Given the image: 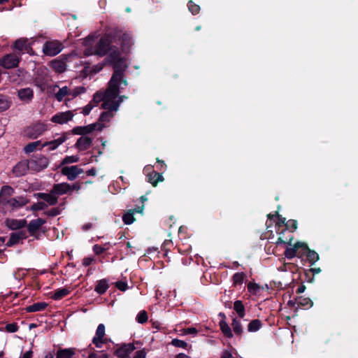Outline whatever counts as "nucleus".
I'll list each match as a JSON object with an SVG mask.
<instances>
[{"label": "nucleus", "instance_id": "2f4dec72", "mask_svg": "<svg viewBox=\"0 0 358 358\" xmlns=\"http://www.w3.org/2000/svg\"><path fill=\"white\" fill-rule=\"evenodd\" d=\"M276 218L278 220L275 223L276 233L279 235H282V229L286 226L287 221L285 217L279 214L278 211H276Z\"/></svg>", "mask_w": 358, "mask_h": 358}, {"label": "nucleus", "instance_id": "e2e57ef3", "mask_svg": "<svg viewBox=\"0 0 358 358\" xmlns=\"http://www.w3.org/2000/svg\"><path fill=\"white\" fill-rule=\"evenodd\" d=\"M105 65V63H99L98 64L94 65L91 67V76L92 74H96L99 72H100L103 66Z\"/></svg>", "mask_w": 358, "mask_h": 358}, {"label": "nucleus", "instance_id": "6e6552de", "mask_svg": "<svg viewBox=\"0 0 358 358\" xmlns=\"http://www.w3.org/2000/svg\"><path fill=\"white\" fill-rule=\"evenodd\" d=\"M112 33L113 34L115 43L117 41H121V45L123 50L128 49L131 46L133 42L130 34L122 33V31L118 29L112 31Z\"/></svg>", "mask_w": 358, "mask_h": 358}, {"label": "nucleus", "instance_id": "de8ad7c7", "mask_svg": "<svg viewBox=\"0 0 358 358\" xmlns=\"http://www.w3.org/2000/svg\"><path fill=\"white\" fill-rule=\"evenodd\" d=\"M41 144V141H36L34 142L29 143L24 146V151L25 152V153H31L35 151Z\"/></svg>", "mask_w": 358, "mask_h": 358}, {"label": "nucleus", "instance_id": "20e7f679", "mask_svg": "<svg viewBox=\"0 0 358 358\" xmlns=\"http://www.w3.org/2000/svg\"><path fill=\"white\" fill-rule=\"evenodd\" d=\"M113 43H115V40L111 31L100 38L96 45L94 54L101 57L106 55L113 47Z\"/></svg>", "mask_w": 358, "mask_h": 358}, {"label": "nucleus", "instance_id": "9b49d317", "mask_svg": "<svg viewBox=\"0 0 358 358\" xmlns=\"http://www.w3.org/2000/svg\"><path fill=\"white\" fill-rule=\"evenodd\" d=\"M71 57V55H62L58 58L53 59L50 62L51 68L58 73H64L66 70V62L69 58Z\"/></svg>", "mask_w": 358, "mask_h": 358}, {"label": "nucleus", "instance_id": "79ce46f5", "mask_svg": "<svg viewBox=\"0 0 358 358\" xmlns=\"http://www.w3.org/2000/svg\"><path fill=\"white\" fill-rule=\"evenodd\" d=\"M246 275L243 272H238L233 275L232 282L234 286L241 285L243 283V281Z\"/></svg>", "mask_w": 358, "mask_h": 358}, {"label": "nucleus", "instance_id": "4468645a", "mask_svg": "<svg viewBox=\"0 0 358 358\" xmlns=\"http://www.w3.org/2000/svg\"><path fill=\"white\" fill-rule=\"evenodd\" d=\"M83 170L78 166H64L61 170L62 175L66 176L69 180H74Z\"/></svg>", "mask_w": 358, "mask_h": 358}, {"label": "nucleus", "instance_id": "37998d69", "mask_svg": "<svg viewBox=\"0 0 358 358\" xmlns=\"http://www.w3.org/2000/svg\"><path fill=\"white\" fill-rule=\"evenodd\" d=\"M298 227V222L296 220L290 219L287 222L286 226L282 229V234L287 230L294 232Z\"/></svg>", "mask_w": 358, "mask_h": 358}, {"label": "nucleus", "instance_id": "7ed1b4c3", "mask_svg": "<svg viewBox=\"0 0 358 358\" xmlns=\"http://www.w3.org/2000/svg\"><path fill=\"white\" fill-rule=\"evenodd\" d=\"M110 65L113 66V73L109 82L115 86H120V84H122L124 87H127L128 83L124 78V72L128 68V65L126 59L122 57Z\"/></svg>", "mask_w": 358, "mask_h": 358}, {"label": "nucleus", "instance_id": "774afa93", "mask_svg": "<svg viewBox=\"0 0 358 358\" xmlns=\"http://www.w3.org/2000/svg\"><path fill=\"white\" fill-rule=\"evenodd\" d=\"M146 357V352L145 349L140 350L136 352L134 358H145Z\"/></svg>", "mask_w": 358, "mask_h": 358}, {"label": "nucleus", "instance_id": "052dcab7", "mask_svg": "<svg viewBox=\"0 0 358 358\" xmlns=\"http://www.w3.org/2000/svg\"><path fill=\"white\" fill-rule=\"evenodd\" d=\"M6 330L8 331V332H10V333H15L16 331H18L19 329V326L17 325V323L15 322H13V323H9V324H7L6 325V327H5Z\"/></svg>", "mask_w": 358, "mask_h": 358}, {"label": "nucleus", "instance_id": "5fc2aeb1", "mask_svg": "<svg viewBox=\"0 0 358 358\" xmlns=\"http://www.w3.org/2000/svg\"><path fill=\"white\" fill-rule=\"evenodd\" d=\"M259 289V285L255 282H250L248 284V291L252 294H257Z\"/></svg>", "mask_w": 358, "mask_h": 358}, {"label": "nucleus", "instance_id": "a18cd8bd", "mask_svg": "<svg viewBox=\"0 0 358 358\" xmlns=\"http://www.w3.org/2000/svg\"><path fill=\"white\" fill-rule=\"evenodd\" d=\"M135 220L134 213L131 210L127 211L122 216V221L125 224H131Z\"/></svg>", "mask_w": 358, "mask_h": 358}, {"label": "nucleus", "instance_id": "7c9ffc66", "mask_svg": "<svg viewBox=\"0 0 358 358\" xmlns=\"http://www.w3.org/2000/svg\"><path fill=\"white\" fill-rule=\"evenodd\" d=\"M48 304L46 302H37L32 305L28 306L25 308L27 313H34L42 311L48 307Z\"/></svg>", "mask_w": 358, "mask_h": 358}, {"label": "nucleus", "instance_id": "09e8293b", "mask_svg": "<svg viewBox=\"0 0 358 358\" xmlns=\"http://www.w3.org/2000/svg\"><path fill=\"white\" fill-rule=\"evenodd\" d=\"M20 238L16 232L11 233L10 235L9 240L6 243L7 247H12L19 243Z\"/></svg>", "mask_w": 358, "mask_h": 358}, {"label": "nucleus", "instance_id": "4d7b16f0", "mask_svg": "<svg viewBox=\"0 0 358 358\" xmlns=\"http://www.w3.org/2000/svg\"><path fill=\"white\" fill-rule=\"evenodd\" d=\"M171 343L172 345H173L175 347L185 348V349L188 345V344L185 341L180 340V339H178V338L173 339L171 341Z\"/></svg>", "mask_w": 358, "mask_h": 358}, {"label": "nucleus", "instance_id": "6e6d98bb", "mask_svg": "<svg viewBox=\"0 0 358 358\" xmlns=\"http://www.w3.org/2000/svg\"><path fill=\"white\" fill-rule=\"evenodd\" d=\"M296 268V266L293 263H284L281 266L278 268L280 271L285 272L290 271L293 272V270Z\"/></svg>", "mask_w": 358, "mask_h": 358}, {"label": "nucleus", "instance_id": "b1692460", "mask_svg": "<svg viewBox=\"0 0 358 358\" xmlns=\"http://www.w3.org/2000/svg\"><path fill=\"white\" fill-rule=\"evenodd\" d=\"M14 48L20 52H29L31 50L30 44L28 43V39L26 38H21L15 41L13 45Z\"/></svg>", "mask_w": 358, "mask_h": 358}, {"label": "nucleus", "instance_id": "412c9836", "mask_svg": "<svg viewBox=\"0 0 358 358\" xmlns=\"http://www.w3.org/2000/svg\"><path fill=\"white\" fill-rule=\"evenodd\" d=\"M106 55L107 56L105 59V61L106 63L109 64H111L123 57L121 56V52L119 48L115 45H113V47L111 48V50H110Z\"/></svg>", "mask_w": 358, "mask_h": 358}, {"label": "nucleus", "instance_id": "dca6fc26", "mask_svg": "<svg viewBox=\"0 0 358 358\" xmlns=\"http://www.w3.org/2000/svg\"><path fill=\"white\" fill-rule=\"evenodd\" d=\"M29 160L19 162L13 169V173L16 177L24 176L30 169Z\"/></svg>", "mask_w": 358, "mask_h": 358}, {"label": "nucleus", "instance_id": "2eb2a0df", "mask_svg": "<svg viewBox=\"0 0 358 358\" xmlns=\"http://www.w3.org/2000/svg\"><path fill=\"white\" fill-rule=\"evenodd\" d=\"M73 117V112L71 110H67L66 112H60L56 113L55 115L52 117L51 121L54 123L62 124L71 120Z\"/></svg>", "mask_w": 358, "mask_h": 358}, {"label": "nucleus", "instance_id": "473e14b6", "mask_svg": "<svg viewBox=\"0 0 358 358\" xmlns=\"http://www.w3.org/2000/svg\"><path fill=\"white\" fill-rule=\"evenodd\" d=\"M76 147L79 150H85L90 147V137L89 136H80L76 143Z\"/></svg>", "mask_w": 358, "mask_h": 358}, {"label": "nucleus", "instance_id": "f03ea898", "mask_svg": "<svg viewBox=\"0 0 358 358\" xmlns=\"http://www.w3.org/2000/svg\"><path fill=\"white\" fill-rule=\"evenodd\" d=\"M120 88H122L120 86H115L108 82L107 89L104 92L99 91L96 92L93 95V99L91 102L93 101L96 104L99 102H102L101 108L106 110H109L110 100L118 96V94L120 93Z\"/></svg>", "mask_w": 358, "mask_h": 358}, {"label": "nucleus", "instance_id": "5701e85b", "mask_svg": "<svg viewBox=\"0 0 358 358\" xmlns=\"http://www.w3.org/2000/svg\"><path fill=\"white\" fill-rule=\"evenodd\" d=\"M71 189V186L69 184L66 182H62L54 185L52 189H51V192L55 195H62Z\"/></svg>", "mask_w": 358, "mask_h": 358}, {"label": "nucleus", "instance_id": "aec40b11", "mask_svg": "<svg viewBox=\"0 0 358 358\" xmlns=\"http://www.w3.org/2000/svg\"><path fill=\"white\" fill-rule=\"evenodd\" d=\"M4 201L5 204L9 205L13 208H22L29 202V201L25 197L22 196L15 198H11L8 200H6V199H4Z\"/></svg>", "mask_w": 358, "mask_h": 358}, {"label": "nucleus", "instance_id": "f3484780", "mask_svg": "<svg viewBox=\"0 0 358 358\" xmlns=\"http://www.w3.org/2000/svg\"><path fill=\"white\" fill-rule=\"evenodd\" d=\"M45 131L44 125L41 124H36L32 127H28L25 130V134L30 138H37Z\"/></svg>", "mask_w": 358, "mask_h": 358}, {"label": "nucleus", "instance_id": "cd10ccee", "mask_svg": "<svg viewBox=\"0 0 358 358\" xmlns=\"http://www.w3.org/2000/svg\"><path fill=\"white\" fill-rule=\"evenodd\" d=\"M15 192L14 189L9 185H4L0 191V203L5 204V201L8 200L9 196H12Z\"/></svg>", "mask_w": 358, "mask_h": 358}, {"label": "nucleus", "instance_id": "680f3d73", "mask_svg": "<svg viewBox=\"0 0 358 358\" xmlns=\"http://www.w3.org/2000/svg\"><path fill=\"white\" fill-rule=\"evenodd\" d=\"M108 248H105L102 245L96 244L93 246L92 250L96 255H99L106 251Z\"/></svg>", "mask_w": 358, "mask_h": 358}, {"label": "nucleus", "instance_id": "f257e3e1", "mask_svg": "<svg viewBox=\"0 0 358 358\" xmlns=\"http://www.w3.org/2000/svg\"><path fill=\"white\" fill-rule=\"evenodd\" d=\"M127 98L126 96L120 95L119 93L116 98L111 99L110 102V110L103 111L100 114L98 121L91 124V133L94 131H101L103 128L108 127L111 118L114 116L113 112L118 110L120 103Z\"/></svg>", "mask_w": 358, "mask_h": 358}, {"label": "nucleus", "instance_id": "8fccbe9b", "mask_svg": "<svg viewBox=\"0 0 358 358\" xmlns=\"http://www.w3.org/2000/svg\"><path fill=\"white\" fill-rule=\"evenodd\" d=\"M69 94V88L65 86L59 90L55 94V98L58 101H62L65 96Z\"/></svg>", "mask_w": 358, "mask_h": 358}, {"label": "nucleus", "instance_id": "ea45409f", "mask_svg": "<svg viewBox=\"0 0 358 358\" xmlns=\"http://www.w3.org/2000/svg\"><path fill=\"white\" fill-rule=\"evenodd\" d=\"M220 327L224 336L229 338L233 337L231 329L225 320H222L220 322Z\"/></svg>", "mask_w": 358, "mask_h": 358}, {"label": "nucleus", "instance_id": "393cba45", "mask_svg": "<svg viewBox=\"0 0 358 358\" xmlns=\"http://www.w3.org/2000/svg\"><path fill=\"white\" fill-rule=\"evenodd\" d=\"M37 198L45 201L50 206H55L58 202V199L55 194L50 192L49 194L40 192L37 194Z\"/></svg>", "mask_w": 358, "mask_h": 358}, {"label": "nucleus", "instance_id": "864d4df0", "mask_svg": "<svg viewBox=\"0 0 358 358\" xmlns=\"http://www.w3.org/2000/svg\"><path fill=\"white\" fill-rule=\"evenodd\" d=\"M148 313L145 310H141L140 311L137 316H136V321L139 323V324H144L147 321H148Z\"/></svg>", "mask_w": 358, "mask_h": 358}, {"label": "nucleus", "instance_id": "1a4fd4ad", "mask_svg": "<svg viewBox=\"0 0 358 358\" xmlns=\"http://www.w3.org/2000/svg\"><path fill=\"white\" fill-rule=\"evenodd\" d=\"M45 222L46 220L42 218H37L30 221L26 226L29 235L33 236L35 239H40L41 234L38 233V230Z\"/></svg>", "mask_w": 358, "mask_h": 358}, {"label": "nucleus", "instance_id": "72a5a7b5", "mask_svg": "<svg viewBox=\"0 0 358 358\" xmlns=\"http://www.w3.org/2000/svg\"><path fill=\"white\" fill-rule=\"evenodd\" d=\"M108 287L109 286L108 281L106 279H102L97 281L94 291L99 294H103L106 292Z\"/></svg>", "mask_w": 358, "mask_h": 358}, {"label": "nucleus", "instance_id": "c03bdc74", "mask_svg": "<svg viewBox=\"0 0 358 358\" xmlns=\"http://www.w3.org/2000/svg\"><path fill=\"white\" fill-rule=\"evenodd\" d=\"M262 326V322L258 320H252L248 325V330L250 332H255L258 331Z\"/></svg>", "mask_w": 358, "mask_h": 358}, {"label": "nucleus", "instance_id": "4be33fe9", "mask_svg": "<svg viewBox=\"0 0 358 358\" xmlns=\"http://www.w3.org/2000/svg\"><path fill=\"white\" fill-rule=\"evenodd\" d=\"M303 246H305V243L298 241L295 243L292 248H287L284 252L285 257L288 259H292L294 257H296L297 251L300 248H303Z\"/></svg>", "mask_w": 358, "mask_h": 358}, {"label": "nucleus", "instance_id": "58836bf2", "mask_svg": "<svg viewBox=\"0 0 358 358\" xmlns=\"http://www.w3.org/2000/svg\"><path fill=\"white\" fill-rule=\"evenodd\" d=\"M306 280L308 282H313L314 281V275L321 272L320 268H311L308 270H305Z\"/></svg>", "mask_w": 358, "mask_h": 358}, {"label": "nucleus", "instance_id": "3c124183", "mask_svg": "<svg viewBox=\"0 0 358 358\" xmlns=\"http://www.w3.org/2000/svg\"><path fill=\"white\" fill-rule=\"evenodd\" d=\"M187 7L189 12L194 15H197L200 12V6L195 3L192 0H189L188 1Z\"/></svg>", "mask_w": 358, "mask_h": 358}, {"label": "nucleus", "instance_id": "a878e982", "mask_svg": "<svg viewBox=\"0 0 358 358\" xmlns=\"http://www.w3.org/2000/svg\"><path fill=\"white\" fill-rule=\"evenodd\" d=\"M71 291L72 289L70 287H64L57 289L55 290L51 298L55 301L61 300L64 297L68 296L71 292Z\"/></svg>", "mask_w": 358, "mask_h": 358}, {"label": "nucleus", "instance_id": "a211bd4d", "mask_svg": "<svg viewBox=\"0 0 358 358\" xmlns=\"http://www.w3.org/2000/svg\"><path fill=\"white\" fill-rule=\"evenodd\" d=\"M69 136H70V132H65L62 134V135L53 141H46L43 144L41 145V147L49 146L50 150H54L57 149L61 144L66 141L68 138Z\"/></svg>", "mask_w": 358, "mask_h": 358}, {"label": "nucleus", "instance_id": "c756f323", "mask_svg": "<svg viewBox=\"0 0 358 358\" xmlns=\"http://www.w3.org/2000/svg\"><path fill=\"white\" fill-rule=\"evenodd\" d=\"M297 308L308 309L313 306V301L308 297L299 296L296 298Z\"/></svg>", "mask_w": 358, "mask_h": 358}, {"label": "nucleus", "instance_id": "39448f33", "mask_svg": "<svg viewBox=\"0 0 358 358\" xmlns=\"http://www.w3.org/2000/svg\"><path fill=\"white\" fill-rule=\"evenodd\" d=\"M30 169L39 172L46 169L49 164V159L44 155L36 154L29 160Z\"/></svg>", "mask_w": 358, "mask_h": 358}, {"label": "nucleus", "instance_id": "ddd939ff", "mask_svg": "<svg viewBox=\"0 0 358 358\" xmlns=\"http://www.w3.org/2000/svg\"><path fill=\"white\" fill-rule=\"evenodd\" d=\"M144 171L149 172L147 175L148 181L151 183L154 187H156L159 182L164 180L162 175L154 170L152 166H146L144 168Z\"/></svg>", "mask_w": 358, "mask_h": 358}, {"label": "nucleus", "instance_id": "e433bc0d", "mask_svg": "<svg viewBox=\"0 0 358 358\" xmlns=\"http://www.w3.org/2000/svg\"><path fill=\"white\" fill-rule=\"evenodd\" d=\"M234 310L236 311L239 317L243 318L245 317V310L242 301L236 300L234 303Z\"/></svg>", "mask_w": 358, "mask_h": 358}, {"label": "nucleus", "instance_id": "4c0bfd02", "mask_svg": "<svg viewBox=\"0 0 358 358\" xmlns=\"http://www.w3.org/2000/svg\"><path fill=\"white\" fill-rule=\"evenodd\" d=\"M10 98L4 94H0V113L8 109L10 106Z\"/></svg>", "mask_w": 358, "mask_h": 358}, {"label": "nucleus", "instance_id": "6ab92c4d", "mask_svg": "<svg viewBox=\"0 0 358 358\" xmlns=\"http://www.w3.org/2000/svg\"><path fill=\"white\" fill-rule=\"evenodd\" d=\"M105 325L99 324L92 342L98 348H102V339L105 336Z\"/></svg>", "mask_w": 358, "mask_h": 358}, {"label": "nucleus", "instance_id": "49530a36", "mask_svg": "<svg viewBox=\"0 0 358 358\" xmlns=\"http://www.w3.org/2000/svg\"><path fill=\"white\" fill-rule=\"evenodd\" d=\"M231 326L235 334L241 336L243 333V327L241 322L236 318H234L232 320Z\"/></svg>", "mask_w": 358, "mask_h": 358}, {"label": "nucleus", "instance_id": "bf43d9fd", "mask_svg": "<svg viewBox=\"0 0 358 358\" xmlns=\"http://www.w3.org/2000/svg\"><path fill=\"white\" fill-rule=\"evenodd\" d=\"M61 213L59 207L52 208L50 210L44 212V214L49 217H55Z\"/></svg>", "mask_w": 358, "mask_h": 358}, {"label": "nucleus", "instance_id": "a19ab883", "mask_svg": "<svg viewBox=\"0 0 358 358\" xmlns=\"http://www.w3.org/2000/svg\"><path fill=\"white\" fill-rule=\"evenodd\" d=\"M69 132L70 135L71 134L76 135H82V136H83V135H87L90 134V124L84 127H76Z\"/></svg>", "mask_w": 358, "mask_h": 358}, {"label": "nucleus", "instance_id": "0e129e2a", "mask_svg": "<svg viewBox=\"0 0 358 358\" xmlns=\"http://www.w3.org/2000/svg\"><path fill=\"white\" fill-rule=\"evenodd\" d=\"M115 287L120 291L124 292L128 289L127 282L119 280L115 282Z\"/></svg>", "mask_w": 358, "mask_h": 358}, {"label": "nucleus", "instance_id": "c9c22d12", "mask_svg": "<svg viewBox=\"0 0 358 358\" xmlns=\"http://www.w3.org/2000/svg\"><path fill=\"white\" fill-rule=\"evenodd\" d=\"M75 355L73 348L59 349L56 354V358H72Z\"/></svg>", "mask_w": 358, "mask_h": 358}, {"label": "nucleus", "instance_id": "0eeeda50", "mask_svg": "<svg viewBox=\"0 0 358 358\" xmlns=\"http://www.w3.org/2000/svg\"><path fill=\"white\" fill-rule=\"evenodd\" d=\"M20 59V53L7 54L0 59V65L4 69H13L18 66Z\"/></svg>", "mask_w": 358, "mask_h": 358}, {"label": "nucleus", "instance_id": "c85d7f7f", "mask_svg": "<svg viewBox=\"0 0 358 358\" xmlns=\"http://www.w3.org/2000/svg\"><path fill=\"white\" fill-rule=\"evenodd\" d=\"M303 250L306 252V259L311 265L319 260V255L315 251L310 249L306 243L303 246Z\"/></svg>", "mask_w": 358, "mask_h": 358}, {"label": "nucleus", "instance_id": "338daca9", "mask_svg": "<svg viewBox=\"0 0 358 358\" xmlns=\"http://www.w3.org/2000/svg\"><path fill=\"white\" fill-rule=\"evenodd\" d=\"M109 356L107 353L103 352V351L100 352L99 354L91 352V358H108Z\"/></svg>", "mask_w": 358, "mask_h": 358}, {"label": "nucleus", "instance_id": "423d86ee", "mask_svg": "<svg viewBox=\"0 0 358 358\" xmlns=\"http://www.w3.org/2000/svg\"><path fill=\"white\" fill-rule=\"evenodd\" d=\"M63 49L62 43L58 41H48L43 45V52L46 56L53 57L59 54Z\"/></svg>", "mask_w": 358, "mask_h": 358}, {"label": "nucleus", "instance_id": "603ef678", "mask_svg": "<svg viewBox=\"0 0 358 358\" xmlns=\"http://www.w3.org/2000/svg\"><path fill=\"white\" fill-rule=\"evenodd\" d=\"M48 208V204L43 201H39L34 203L31 207L30 210L33 212L42 210Z\"/></svg>", "mask_w": 358, "mask_h": 358}, {"label": "nucleus", "instance_id": "9d476101", "mask_svg": "<svg viewBox=\"0 0 358 358\" xmlns=\"http://www.w3.org/2000/svg\"><path fill=\"white\" fill-rule=\"evenodd\" d=\"M117 348L114 351V355L118 358H130V354L136 349L132 343L116 345Z\"/></svg>", "mask_w": 358, "mask_h": 358}, {"label": "nucleus", "instance_id": "f8f14e48", "mask_svg": "<svg viewBox=\"0 0 358 358\" xmlns=\"http://www.w3.org/2000/svg\"><path fill=\"white\" fill-rule=\"evenodd\" d=\"M5 225L12 231H17L26 227L27 221L26 219L7 218L5 220Z\"/></svg>", "mask_w": 358, "mask_h": 358}, {"label": "nucleus", "instance_id": "13d9d810", "mask_svg": "<svg viewBox=\"0 0 358 358\" xmlns=\"http://www.w3.org/2000/svg\"><path fill=\"white\" fill-rule=\"evenodd\" d=\"M78 161V157L77 156H74V155L66 156L63 159V160L61 163V165L75 163V162H77Z\"/></svg>", "mask_w": 358, "mask_h": 358}, {"label": "nucleus", "instance_id": "69168bd1", "mask_svg": "<svg viewBox=\"0 0 358 358\" xmlns=\"http://www.w3.org/2000/svg\"><path fill=\"white\" fill-rule=\"evenodd\" d=\"M292 240H293V236H291L288 239L287 238L286 240H284L282 238V237L281 236V235H280V236L278 238V240L276 241V244L277 245H279V244H287L289 245H292Z\"/></svg>", "mask_w": 358, "mask_h": 358}, {"label": "nucleus", "instance_id": "bb28decb", "mask_svg": "<svg viewBox=\"0 0 358 358\" xmlns=\"http://www.w3.org/2000/svg\"><path fill=\"white\" fill-rule=\"evenodd\" d=\"M17 95L20 100L25 102H29L33 99L34 92L29 87L23 88L18 90Z\"/></svg>", "mask_w": 358, "mask_h": 358}, {"label": "nucleus", "instance_id": "f704fd0d", "mask_svg": "<svg viewBox=\"0 0 358 358\" xmlns=\"http://www.w3.org/2000/svg\"><path fill=\"white\" fill-rule=\"evenodd\" d=\"M99 143H101V147H95L94 146V143L91 140V159L93 157L96 158L98 155H100L103 152V150H104L105 148L106 141H103L102 140H101Z\"/></svg>", "mask_w": 358, "mask_h": 358}]
</instances>
